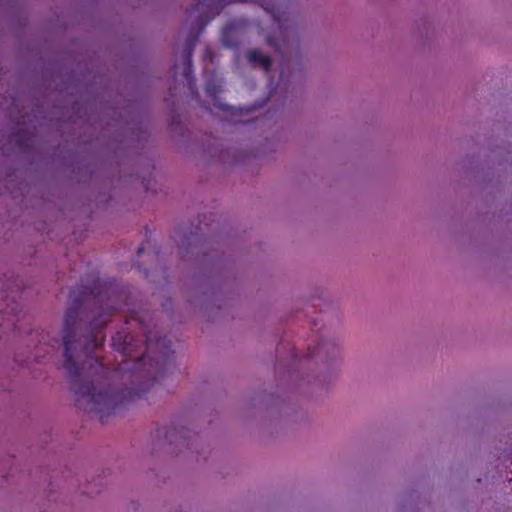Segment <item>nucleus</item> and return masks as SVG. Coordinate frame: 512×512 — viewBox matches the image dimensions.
I'll use <instances>...</instances> for the list:
<instances>
[{
  "mask_svg": "<svg viewBox=\"0 0 512 512\" xmlns=\"http://www.w3.org/2000/svg\"><path fill=\"white\" fill-rule=\"evenodd\" d=\"M218 107H219L221 110H223V111H228V110H229V106H227V105H219Z\"/></svg>",
  "mask_w": 512,
  "mask_h": 512,
  "instance_id": "nucleus-8",
  "label": "nucleus"
},
{
  "mask_svg": "<svg viewBox=\"0 0 512 512\" xmlns=\"http://www.w3.org/2000/svg\"><path fill=\"white\" fill-rule=\"evenodd\" d=\"M204 56H205V57L212 58V52H211V50H210V49H206V51H205V55H204Z\"/></svg>",
  "mask_w": 512,
  "mask_h": 512,
  "instance_id": "nucleus-7",
  "label": "nucleus"
},
{
  "mask_svg": "<svg viewBox=\"0 0 512 512\" xmlns=\"http://www.w3.org/2000/svg\"><path fill=\"white\" fill-rule=\"evenodd\" d=\"M247 26L245 20H233L225 25L222 30L221 40L224 46L236 48L240 43V38Z\"/></svg>",
  "mask_w": 512,
  "mask_h": 512,
  "instance_id": "nucleus-2",
  "label": "nucleus"
},
{
  "mask_svg": "<svg viewBox=\"0 0 512 512\" xmlns=\"http://www.w3.org/2000/svg\"><path fill=\"white\" fill-rule=\"evenodd\" d=\"M69 299L71 304L61 332L63 367L77 404L88 412L98 413L104 423L105 417L116 408L141 398L154 384L157 374L171 361V341L148 329L144 320L133 314L126 323H135L143 339L121 330L113 336L112 346L121 354L125 366L133 361L130 377L140 382L137 386L113 390L106 387L109 370L92 353L103 346V329L112 314L128 305L127 291L116 281L93 279L91 284L71 290Z\"/></svg>",
  "mask_w": 512,
  "mask_h": 512,
  "instance_id": "nucleus-1",
  "label": "nucleus"
},
{
  "mask_svg": "<svg viewBox=\"0 0 512 512\" xmlns=\"http://www.w3.org/2000/svg\"><path fill=\"white\" fill-rule=\"evenodd\" d=\"M14 311H15V307H14V306H12V307L10 308V312H13V313H14Z\"/></svg>",
  "mask_w": 512,
  "mask_h": 512,
  "instance_id": "nucleus-10",
  "label": "nucleus"
},
{
  "mask_svg": "<svg viewBox=\"0 0 512 512\" xmlns=\"http://www.w3.org/2000/svg\"><path fill=\"white\" fill-rule=\"evenodd\" d=\"M183 74L188 81L189 89L193 90L195 86V79L193 77V61H183Z\"/></svg>",
  "mask_w": 512,
  "mask_h": 512,
  "instance_id": "nucleus-5",
  "label": "nucleus"
},
{
  "mask_svg": "<svg viewBox=\"0 0 512 512\" xmlns=\"http://www.w3.org/2000/svg\"><path fill=\"white\" fill-rule=\"evenodd\" d=\"M206 93L211 98H216L217 95L221 92V83L218 81H208L206 84Z\"/></svg>",
  "mask_w": 512,
  "mask_h": 512,
  "instance_id": "nucleus-6",
  "label": "nucleus"
},
{
  "mask_svg": "<svg viewBox=\"0 0 512 512\" xmlns=\"http://www.w3.org/2000/svg\"><path fill=\"white\" fill-rule=\"evenodd\" d=\"M143 250H144L143 246L138 247V249H137V254H138V255H141V253L143 252Z\"/></svg>",
  "mask_w": 512,
  "mask_h": 512,
  "instance_id": "nucleus-9",
  "label": "nucleus"
},
{
  "mask_svg": "<svg viewBox=\"0 0 512 512\" xmlns=\"http://www.w3.org/2000/svg\"><path fill=\"white\" fill-rule=\"evenodd\" d=\"M246 58L253 67H261L265 72H269L271 69V57L262 54L258 49H251L247 51Z\"/></svg>",
  "mask_w": 512,
  "mask_h": 512,
  "instance_id": "nucleus-3",
  "label": "nucleus"
},
{
  "mask_svg": "<svg viewBox=\"0 0 512 512\" xmlns=\"http://www.w3.org/2000/svg\"><path fill=\"white\" fill-rule=\"evenodd\" d=\"M186 432L187 431L184 427H167L163 432V437L165 441H167L169 444H172L178 442L179 439H184L186 436Z\"/></svg>",
  "mask_w": 512,
  "mask_h": 512,
  "instance_id": "nucleus-4",
  "label": "nucleus"
}]
</instances>
